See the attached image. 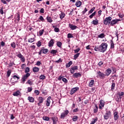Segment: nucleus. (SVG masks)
<instances>
[{"instance_id":"f257e3e1","label":"nucleus","mask_w":124,"mask_h":124,"mask_svg":"<svg viewBox=\"0 0 124 124\" xmlns=\"http://www.w3.org/2000/svg\"><path fill=\"white\" fill-rule=\"evenodd\" d=\"M100 46L101 52L104 53V52H106L107 48H108V44L106 43H102Z\"/></svg>"},{"instance_id":"f03ea898","label":"nucleus","mask_w":124,"mask_h":124,"mask_svg":"<svg viewBox=\"0 0 124 124\" xmlns=\"http://www.w3.org/2000/svg\"><path fill=\"white\" fill-rule=\"evenodd\" d=\"M111 21H112V17L108 16L106 17L103 21L104 25L107 26V25H110L111 23Z\"/></svg>"},{"instance_id":"7ed1b4c3","label":"nucleus","mask_w":124,"mask_h":124,"mask_svg":"<svg viewBox=\"0 0 124 124\" xmlns=\"http://www.w3.org/2000/svg\"><path fill=\"white\" fill-rule=\"evenodd\" d=\"M69 114V110H66L63 112L62 113L60 116V119L62 120H64V118Z\"/></svg>"},{"instance_id":"20e7f679","label":"nucleus","mask_w":124,"mask_h":124,"mask_svg":"<svg viewBox=\"0 0 124 124\" xmlns=\"http://www.w3.org/2000/svg\"><path fill=\"white\" fill-rule=\"evenodd\" d=\"M111 111L110 110H108L105 113V115H104V118L105 120H108L110 117H111Z\"/></svg>"},{"instance_id":"39448f33","label":"nucleus","mask_w":124,"mask_h":124,"mask_svg":"<svg viewBox=\"0 0 124 124\" xmlns=\"http://www.w3.org/2000/svg\"><path fill=\"white\" fill-rule=\"evenodd\" d=\"M31 76V74L30 73H27L26 75H25L22 78V81L23 84H25V82H26V80L28 79V77H30Z\"/></svg>"},{"instance_id":"423d86ee","label":"nucleus","mask_w":124,"mask_h":124,"mask_svg":"<svg viewBox=\"0 0 124 124\" xmlns=\"http://www.w3.org/2000/svg\"><path fill=\"white\" fill-rule=\"evenodd\" d=\"M31 76V74L30 73H27L26 75H25L22 78V81L23 84H25V82H26V80L28 79V77H30Z\"/></svg>"},{"instance_id":"0eeeda50","label":"nucleus","mask_w":124,"mask_h":124,"mask_svg":"<svg viewBox=\"0 0 124 124\" xmlns=\"http://www.w3.org/2000/svg\"><path fill=\"white\" fill-rule=\"evenodd\" d=\"M121 21L120 19H111L110 21V26L113 27V26H115V25H117L118 24V22H120Z\"/></svg>"},{"instance_id":"6e6552de","label":"nucleus","mask_w":124,"mask_h":124,"mask_svg":"<svg viewBox=\"0 0 124 124\" xmlns=\"http://www.w3.org/2000/svg\"><path fill=\"white\" fill-rule=\"evenodd\" d=\"M37 100H38V106H41V104H42V103H43V102L44 101V98L40 96L37 98Z\"/></svg>"},{"instance_id":"1a4fd4ad","label":"nucleus","mask_w":124,"mask_h":124,"mask_svg":"<svg viewBox=\"0 0 124 124\" xmlns=\"http://www.w3.org/2000/svg\"><path fill=\"white\" fill-rule=\"evenodd\" d=\"M119 112L116 111V110L113 111V118L114 121H118L119 120Z\"/></svg>"},{"instance_id":"9d476101","label":"nucleus","mask_w":124,"mask_h":124,"mask_svg":"<svg viewBox=\"0 0 124 124\" xmlns=\"http://www.w3.org/2000/svg\"><path fill=\"white\" fill-rule=\"evenodd\" d=\"M17 58H19V59H20V61H21L22 62H26V59H25V57L20 52L17 55Z\"/></svg>"},{"instance_id":"9b49d317","label":"nucleus","mask_w":124,"mask_h":124,"mask_svg":"<svg viewBox=\"0 0 124 124\" xmlns=\"http://www.w3.org/2000/svg\"><path fill=\"white\" fill-rule=\"evenodd\" d=\"M78 91H79V87L73 88L71 90L70 92V94H71V95H72V94L75 93Z\"/></svg>"},{"instance_id":"f8f14e48","label":"nucleus","mask_w":124,"mask_h":124,"mask_svg":"<svg viewBox=\"0 0 124 124\" xmlns=\"http://www.w3.org/2000/svg\"><path fill=\"white\" fill-rule=\"evenodd\" d=\"M97 74L99 78H101V79H104V78H105V77L106 76L105 74L101 73V72L100 71L98 72Z\"/></svg>"},{"instance_id":"ddd939ff","label":"nucleus","mask_w":124,"mask_h":124,"mask_svg":"<svg viewBox=\"0 0 124 124\" xmlns=\"http://www.w3.org/2000/svg\"><path fill=\"white\" fill-rule=\"evenodd\" d=\"M51 101H53V99H52V97L51 96H49L47 98L46 105L47 107H49L50 106V103H51Z\"/></svg>"},{"instance_id":"4468645a","label":"nucleus","mask_w":124,"mask_h":124,"mask_svg":"<svg viewBox=\"0 0 124 124\" xmlns=\"http://www.w3.org/2000/svg\"><path fill=\"white\" fill-rule=\"evenodd\" d=\"M75 70H78V66H75L72 67L70 69L71 74H74Z\"/></svg>"},{"instance_id":"2eb2a0df","label":"nucleus","mask_w":124,"mask_h":124,"mask_svg":"<svg viewBox=\"0 0 124 124\" xmlns=\"http://www.w3.org/2000/svg\"><path fill=\"white\" fill-rule=\"evenodd\" d=\"M111 72H112V70L110 68H108L105 71V75L108 77L111 74Z\"/></svg>"},{"instance_id":"dca6fc26","label":"nucleus","mask_w":124,"mask_h":124,"mask_svg":"<svg viewBox=\"0 0 124 124\" xmlns=\"http://www.w3.org/2000/svg\"><path fill=\"white\" fill-rule=\"evenodd\" d=\"M73 78H78V77H82V75L80 73H75L73 75Z\"/></svg>"},{"instance_id":"f3484780","label":"nucleus","mask_w":124,"mask_h":124,"mask_svg":"<svg viewBox=\"0 0 124 124\" xmlns=\"http://www.w3.org/2000/svg\"><path fill=\"white\" fill-rule=\"evenodd\" d=\"M69 27L70 29H71V30H72V31H74V30H76V29H78V27H77V26L73 25L71 23H70L69 24Z\"/></svg>"},{"instance_id":"a211bd4d","label":"nucleus","mask_w":124,"mask_h":124,"mask_svg":"<svg viewBox=\"0 0 124 124\" xmlns=\"http://www.w3.org/2000/svg\"><path fill=\"white\" fill-rule=\"evenodd\" d=\"M41 50L43 54H47V53H48V49L45 48L44 47H42Z\"/></svg>"},{"instance_id":"6ab92c4d","label":"nucleus","mask_w":124,"mask_h":124,"mask_svg":"<svg viewBox=\"0 0 124 124\" xmlns=\"http://www.w3.org/2000/svg\"><path fill=\"white\" fill-rule=\"evenodd\" d=\"M51 120L53 121V124H57L58 122V117L53 116L51 118Z\"/></svg>"},{"instance_id":"aec40b11","label":"nucleus","mask_w":124,"mask_h":124,"mask_svg":"<svg viewBox=\"0 0 124 124\" xmlns=\"http://www.w3.org/2000/svg\"><path fill=\"white\" fill-rule=\"evenodd\" d=\"M54 39H51L48 42V47H53L54 46Z\"/></svg>"},{"instance_id":"412c9836","label":"nucleus","mask_w":124,"mask_h":124,"mask_svg":"<svg viewBox=\"0 0 124 124\" xmlns=\"http://www.w3.org/2000/svg\"><path fill=\"white\" fill-rule=\"evenodd\" d=\"M75 5L77 6V7H80V6L82 5V2L79 0H78L76 2Z\"/></svg>"},{"instance_id":"4be33fe9","label":"nucleus","mask_w":124,"mask_h":124,"mask_svg":"<svg viewBox=\"0 0 124 124\" xmlns=\"http://www.w3.org/2000/svg\"><path fill=\"white\" fill-rule=\"evenodd\" d=\"M57 53H58V50H57L52 49L50 51V54H51V55H53V57L57 55Z\"/></svg>"},{"instance_id":"5701e85b","label":"nucleus","mask_w":124,"mask_h":124,"mask_svg":"<svg viewBox=\"0 0 124 124\" xmlns=\"http://www.w3.org/2000/svg\"><path fill=\"white\" fill-rule=\"evenodd\" d=\"M37 22H45V19L42 16H40L39 18L37 20Z\"/></svg>"},{"instance_id":"b1692460","label":"nucleus","mask_w":124,"mask_h":124,"mask_svg":"<svg viewBox=\"0 0 124 124\" xmlns=\"http://www.w3.org/2000/svg\"><path fill=\"white\" fill-rule=\"evenodd\" d=\"M94 50L97 51H99L101 52V47L100 45L99 46H95L94 47Z\"/></svg>"},{"instance_id":"393cba45","label":"nucleus","mask_w":124,"mask_h":124,"mask_svg":"<svg viewBox=\"0 0 124 124\" xmlns=\"http://www.w3.org/2000/svg\"><path fill=\"white\" fill-rule=\"evenodd\" d=\"M110 49H115V44L113 40H110Z\"/></svg>"},{"instance_id":"a878e982","label":"nucleus","mask_w":124,"mask_h":124,"mask_svg":"<svg viewBox=\"0 0 124 124\" xmlns=\"http://www.w3.org/2000/svg\"><path fill=\"white\" fill-rule=\"evenodd\" d=\"M92 24L94 26H96L98 24V20H97L96 19L95 20H93L92 22Z\"/></svg>"},{"instance_id":"bb28decb","label":"nucleus","mask_w":124,"mask_h":124,"mask_svg":"<svg viewBox=\"0 0 124 124\" xmlns=\"http://www.w3.org/2000/svg\"><path fill=\"white\" fill-rule=\"evenodd\" d=\"M65 17V14L63 12H62L61 14L60 15V18L61 19V20H62L63 18Z\"/></svg>"},{"instance_id":"cd10ccee","label":"nucleus","mask_w":124,"mask_h":124,"mask_svg":"<svg viewBox=\"0 0 124 124\" xmlns=\"http://www.w3.org/2000/svg\"><path fill=\"white\" fill-rule=\"evenodd\" d=\"M73 62L72 61H70L68 63L66 64V67L68 68V67H70L71 65H72Z\"/></svg>"},{"instance_id":"c85d7f7f","label":"nucleus","mask_w":124,"mask_h":124,"mask_svg":"<svg viewBox=\"0 0 124 124\" xmlns=\"http://www.w3.org/2000/svg\"><path fill=\"white\" fill-rule=\"evenodd\" d=\"M13 95H14V96H18V95H20V91H17L16 92L14 93Z\"/></svg>"},{"instance_id":"c756f323","label":"nucleus","mask_w":124,"mask_h":124,"mask_svg":"<svg viewBox=\"0 0 124 124\" xmlns=\"http://www.w3.org/2000/svg\"><path fill=\"white\" fill-rule=\"evenodd\" d=\"M28 100H29L30 102H34V98L32 97L29 96L28 97Z\"/></svg>"},{"instance_id":"7c9ffc66","label":"nucleus","mask_w":124,"mask_h":124,"mask_svg":"<svg viewBox=\"0 0 124 124\" xmlns=\"http://www.w3.org/2000/svg\"><path fill=\"white\" fill-rule=\"evenodd\" d=\"M117 95H118L120 97H124V92H118L117 93Z\"/></svg>"},{"instance_id":"2f4dec72","label":"nucleus","mask_w":124,"mask_h":124,"mask_svg":"<svg viewBox=\"0 0 124 124\" xmlns=\"http://www.w3.org/2000/svg\"><path fill=\"white\" fill-rule=\"evenodd\" d=\"M46 20L47 22H48V23H52V22H53V20H52V18H51V16H47Z\"/></svg>"},{"instance_id":"473e14b6","label":"nucleus","mask_w":124,"mask_h":124,"mask_svg":"<svg viewBox=\"0 0 124 124\" xmlns=\"http://www.w3.org/2000/svg\"><path fill=\"white\" fill-rule=\"evenodd\" d=\"M39 71V68L35 67L33 68V72L34 73L38 72Z\"/></svg>"},{"instance_id":"72a5a7b5","label":"nucleus","mask_w":124,"mask_h":124,"mask_svg":"<svg viewBox=\"0 0 124 124\" xmlns=\"http://www.w3.org/2000/svg\"><path fill=\"white\" fill-rule=\"evenodd\" d=\"M78 120V116L75 115L73 117L72 121L73 122H76Z\"/></svg>"},{"instance_id":"f704fd0d","label":"nucleus","mask_w":124,"mask_h":124,"mask_svg":"<svg viewBox=\"0 0 124 124\" xmlns=\"http://www.w3.org/2000/svg\"><path fill=\"white\" fill-rule=\"evenodd\" d=\"M96 14V12H94L93 13H92L90 16L89 18L90 19H93V16H95V15Z\"/></svg>"},{"instance_id":"c9c22d12","label":"nucleus","mask_w":124,"mask_h":124,"mask_svg":"<svg viewBox=\"0 0 124 124\" xmlns=\"http://www.w3.org/2000/svg\"><path fill=\"white\" fill-rule=\"evenodd\" d=\"M98 37L99 38H104V37H105V34L104 33L99 34Z\"/></svg>"},{"instance_id":"e433bc0d","label":"nucleus","mask_w":124,"mask_h":124,"mask_svg":"<svg viewBox=\"0 0 124 124\" xmlns=\"http://www.w3.org/2000/svg\"><path fill=\"white\" fill-rule=\"evenodd\" d=\"M95 9V7H93L88 12L89 14H92Z\"/></svg>"},{"instance_id":"4c0bfd02","label":"nucleus","mask_w":124,"mask_h":124,"mask_svg":"<svg viewBox=\"0 0 124 124\" xmlns=\"http://www.w3.org/2000/svg\"><path fill=\"white\" fill-rule=\"evenodd\" d=\"M116 101L117 102H121L122 101V98L120 97V96H118L116 99Z\"/></svg>"},{"instance_id":"58836bf2","label":"nucleus","mask_w":124,"mask_h":124,"mask_svg":"<svg viewBox=\"0 0 124 124\" xmlns=\"http://www.w3.org/2000/svg\"><path fill=\"white\" fill-rule=\"evenodd\" d=\"M13 78L15 80H16V79H17V80H19V79H20V77L18 75H14V76H13Z\"/></svg>"},{"instance_id":"ea45409f","label":"nucleus","mask_w":124,"mask_h":124,"mask_svg":"<svg viewBox=\"0 0 124 124\" xmlns=\"http://www.w3.org/2000/svg\"><path fill=\"white\" fill-rule=\"evenodd\" d=\"M116 86V84L115 82H113L111 85V90L113 91V90H115V87Z\"/></svg>"},{"instance_id":"a19ab883","label":"nucleus","mask_w":124,"mask_h":124,"mask_svg":"<svg viewBox=\"0 0 124 124\" xmlns=\"http://www.w3.org/2000/svg\"><path fill=\"white\" fill-rule=\"evenodd\" d=\"M16 21H17V22H19L20 21V15L19 14H17L16 15Z\"/></svg>"},{"instance_id":"79ce46f5","label":"nucleus","mask_w":124,"mask_h":124,"mask_svg":"<svg viewBox=\"0 0 124 124\" xmlns=\"http://www.w3.org/2000/svg\"><path fill=\"white\" fill-rule=\"evenodd\" d=\"M94 83V80H91L90 82L89 83V87H93V84Z\"/></svg>"},{"instance_id":"37998d69","label":"nucleus","mask_w":124,"mask_h":124,"mask_svg":"<svg viewBox=\"0 0 124 124\" xmlns=\"http://www.w3.org/2000/svg\"><path fill=\"white\" fill-rule=\"evenodd\" d=\"M34 40H35V39H34V38H31L28 40V42H30V43H32V42H34Z\"/></svg>"},{"instance_id":"c03bdc74","label":"nucleus","mask_w":124,"mask_h":124,"mask_svg":"<svg viewBox=\"0 0 124 124\" xmlns=\"http://www.w3.org/2000/svg\"><path fill=\"white\" fill-rule=\"evenodd\" d=\"M39 79L40 80H44V79H46V77L43 75H41L40 77H39Z\"/></svg>"},{"instance_id":"a18cd8bd","label":"nucleus","mask_w":124,"mask_h":124,"mask_svg":"<svg viewBox=\"0 0 124 124\" xmlns=\"http://www.w3.org/2000/svg\"><path fill=\"white\" fill-rule=\"evenodd\" d=\"M62 43L61 42H57V46L58 47H59V48H62Z\"/></svg>"},{"instance_id":"49530a36","label":"nucleus","mask_w":124,"mask_h":124,"mask_svg":"<svg viewBox=\"0 0 124 124\" xmlns=\"http://www.w3.org/2000/svg\"><path fill=\"white\" fill-rule=\"evenodd\" d=\"M43 120H44V121H49V120H50V118L47 116H44L43 117Z\"/></svg>"},{"instance_id":"de8ad7c7","label":"nucleus","mask_w":124,"mask_h":124,"mask_svg":"<svg viewBox=\"0 0 124 124\" xmlns=\"http://www.w3.org/2000/svg\"><path fill=\"white\" fill-rule=\"evenodd\" d=\"M11 46L12 48H16V44L15 42H12L11 44Z\"/></svg>"},{"instance_id":"09e8293b","label":"nucleus","mask_w":124,"mask_h":124,"mask_svg":"<svg viewBox=\"0 0 124 124\" xmlns=\"http://www.w3.org/2000/svg\"><path fill=\"white\" fill-rule=\"evenodd\" d=\"M98 111V108L97 107V106H95V108L93 110V113H97Z\"/></svg>"},{"instance_id":"8fccbe9b","label":"nucleus","mask_w":124,"mask_h":124,"mask_svg":"<svg viewBox=\"0 0 124 124\" xmlns=\"http://www.w3.org/2000/svg\"><path fill=\"white\" fill-rule=\"evenodd\" d=\"M79 56H80V53H78L77 54H75L74 56L75 60H76V59H77Z\"/></svg>"},{"instance_id":"3c124183","label":"nucleus","mask_w":124,"mask_h":124,"mask_svg":"<svg viewBox=\"0 0 124 124\" xmlns=\"http://www.w3.org/2000/svg\"><path fill=\"white\" fill-rule=\"evenodd\" d=\"M62 81L63 82H64V83L65 84H67V82H68V81L67 80V79L66 78H62Z\"/></svg>"},{"instance_id":"603ef678","label":"nucleus","mask_w":124,"mask_h":124,"mask_svg":"<svg viewBox=\"0 0 124 124\" xmlns=\"http://www.w3.org/2000/svg\"><path fill=\"white\" fill-rule=\"evenodd\" d=\"M73 35H72V34L71 33H68L67 34V38H73Z\"/></svg>"},{"instance_id":"864d4df0","label":"nucleus","mask_w":124,"mask_h":124,"mask_svg":"<svg viewBox=\"0 0 124 124\" xmlns=\"http://www.w3.org/2000/svg\"><path fill=\"white\" fill-rule=\"evenodd\" d=\"M11 74V70H8L7 73V77H9V76H10Z\"/></svg>"},{"instance_id":"5fc2aeb1","label":"nucleus","mask_w":124,"mask_h":124,"mask_svg":"<svg viewBox=\"0 0 124 124\" xmlns=\"http://www.w3.org/2000/svg\"><path fill=\"white\" fill-rule=\"evenodd\" d=\"M36 45L37 47H40V46H41V42L40 41H38L36 43Z\"/></svg>"},{"instance_id":"6e6d98bb","label":"nucleus","mask_w":124,"mask_h":124,"mask_svg":"<svg viewBox=\"0 0 124 124\" xmlns=\"http://www.w3.org/2000/svg\"><path fill=\"white\" fill-rule=\"evenodd\" d=\"M25 73H29L30 72V67H28L25 69Z\"/></svg>"},{"instance_id":"4d7b16f0","label":"nucleus","mask_w":124,"mask_h":124,"mask_svg":"<svg viewBox=\"0 0 124 124\" xmlns=\"http://www.w3.org/2000/svg\"><path fill=\"white\" fill-rule=\"evenodd\" d=\"M100 105L102 106V107H104V102H103V100H100Z\"/></svg>"},{"instance_id":"13d9d810","label":"nucleus","mask_w":124,"mask_h":124,"mask_svg":"<svg viewBox=\"0 0 124 124\" xmlns=\"http://www.w3.org/2000/svg\"><path fill=\"white\" fill-rule=\"evenodd\" d=\"M44 32V30H41L39 31V34L40 36L42 35L43 34V33Z\"/></svg>"},{"instance_id":"bf43d9fd","label":"nucleus","mask_w":124,"mask_h":124,"mask_svg":"<svg viewBox=\"0 0 124 124\" xmlns=\"http://www.w3.org/2000/svg\"><path fill=\"white\" fill-rule=\"evenodd\" d=\"M78 111H79V108H78L74 109L73 110V112L74 113H77V112H78Z\"/></svg>"},{"instance_id":"052dcab7","label":"nucleus","mask_w":124,"mask_h":124,"mask_svg":"<svg viewBox=\"0 0 124 124\" xmlns=\"http://www.w3.org/2000/svg\"><path fill=\"white\" fill-rule=\"evenodd\" d=\"M87 11H88V9H86V8H85L84 9V10L82 12V14H83V15H84V14H85L86 13V12H87Z\"/></svg>"},{"instance_id":"680f3d73","label":"nucleus","mask_w":124,"mask_h":124,"mask_svg":"<svg viewBox=\"0 0 124 124\" xmlns=\"http://www.w3.org/2000/svg\"><path fill=\"white\" fill-rule=\"evenodd\" d=\"M55 62H57V63H59V62H62V59L60 58L59 60L56 61Z\"/></svg>"},{"instance_id":"e2e57ef3","label":"nucleus","mask_w":124,"mask_h":124,"mask_svg":"<svg viewBox=\"0 0 124 124\" xmlns=\"http://www.w3.org/2000/svg\"><path fill=\"white\" fill-rule=\"evenodd\" d=\"M54 31H55V32H59V31H60V29L59 28L56 27L54 28Z\"/></svg>"},{"instance_id":"0e129e2a","label":"nucleus","mask_w":124,"mask_h":124,"mask_svg":"<svg viewBox=\"0 0 124 124\" xmlns=\"http://www.w3.org/2000/svg\"><path fill=\"white\" fill-rule=\"evenodd\" d=\"M26 84H29V85H32V82L31 81V80H28Z\"/></svg>"},{"instance_id":"69168bd1","label":"nucleus","mask_w":124,"mask_h":124,"mask_svg":"<svg viewBox=\"0 0 124 124\" xmlns=\"http://www.w3.org/2000/svg\"><path fill=\"white\" fill-rule=\"evenodd\" d=\"M32 91V87H28V93H31Z\"/></svg>"},{"instance_id":"338daca9","label":"nucleus","mask_w":124,"mask_h":124,"mask_svg":"<svg viewBox=\"0 0 124 124\" xmlns=\"http://www.w3.org/2000/svg\"><path fill=\"white\" fill-rule=\"evenodd\" d=\"M80 51V48H78L74 50L75 53L76 54Z\"/></svg>"},{"instance_id":"774afa93","label":"nucleus","mask_w":124,"mask_h":124,"mask_svg":"<svg viewBox=\"0 0 124 124\" xmlns=\"http://www.w3.org/2000/svg\"><path fill=\"white\" fill-rule=\"evenodd\" d=\"M41 64V62L40 61H37V63H36V65H38L39 66Z\"/></svg>"}]
</instances>
